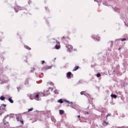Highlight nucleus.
I'll use <instances>...</instances> for the list:
<instances>
[{
  "label": "nucleus",
  "mask_w": 128,
  "mask_h": 128,
  "mask_svg": "<svg viewBox=\"0 0 128 128\" xmlns=\"http://www.w3.org/2000/svg\"><path fill=\"white\" fill-rule=\"evenodd\" d=\"M16 120L18 122H20L24 124V120H22V117L20 115L17 116H16Z\"/></svg>",
  "instance_id": "obj_1"
},
{
  "label": "nucleus",
  "mask_w": 128,
  "mask_h": 128,
  "mask_svg": "<svg viewBox=\"0 0 128 128\" xmlns=\"http://www.w3.org/2000/svg\"><path fill=\"white\" fill-rule=\"evenodd\" d=\"M40 93H34V100H40Z\"/></svg>",
  "instance_id": "obj_2"
},
{
  "label": "nucleus",
  "mask_w": 128,
  "mask_h": 128,
  "mask_svg": "<svg viewBox=\"0 0 128 128\" xmlns=\"http://www.w3.org/2000/svg\"><path fill=\"white\" fill-rule=\"evenodd\" d=\"M14 10L16 12H18V10H22V7H20V6H16L15 8H14Z\"/></svg>",
  "instance_id": "obj_3"
},
{
  "label": "nucleus",
  "mask_w": 128,
  "mask_h": 128,
  "mask_svg": "<svg viewBox=\"0 0 128 128\" xmlns=\"http://www.w3.org/2000/svg\"><path fill=\"white\" fill-rule=\"evenodd\" d=\"M56 44H58V45L56 44L55 46V48L56 50H60V42H58L57 40H56Z\"/></svg>",
  "instance_id": "obj_4"
},
{
  "label": "nucleus",
  "mask_w": 128,
  "mask_h": 128,
  "mask_svg": "<svg viewBox=\"0 0 128 128\" xmlns=\"http://www.w3.org/2000/svg\"><path fill=\"white\" fill-rule=\"evenodd\" d=\"M30 100H34V94L28 95Z\"/></svg>",
  "instance_id": "obj_5"
},
{
  "label": "nucleus",
  "mask_w": 128,
  "mask_h": 128,
  "mask_svg": "<svg viewBox=\"0 0 128 128\" xmlns=\"http://www.w3.org/2000/svg\"><path fill=\"white\" fill-rule=\"evenodd\" d=\"M66 48H67L68 50L70 51V50H72V46L70 44L67 45Z\"/></svg>",
  "instance_id": "obj_6"
},
{
  "label": "nucleus",
  "mask_w": 128,
  "mask_h": 128,
  "mask_svg": "<svg viewBox=\"0 0 128 128\" xmlns=\"http://www.w3.org/2000/svg\"><path fill=\"white\" fill-rule=\"evenodd\" d=\"M72 76V73L70 72H68L66 74V76L68 78H70Z\"/></svg>",
  "instance_id": "obj_7"
},
{
  "label": "nucleus",
  "mask_w": 128,
  "mask_h": 128,
  "mask_svg": "<svg viewBox=\"0 0 128 128\" xmlns=\"http://www.w3.org/2000/svg\"><path fill=\"white\" fill-rule=\"evenodd\" d=\"M64 102V100L62 99H60L59 100H58V102H59L60 104H63Z\"/></svg>",
  "instance_id": "obj_8"
},
{
  "label": "nucleus",
  "mask_w": 128,
  "mask_h": 128,
  "mask_svg": "<svg viewBox=\"0 0 128 128\" xmlns=\"http://www.w3.org/2000/svg\"><path fill=\"white\" fill-rule=\"evenodd\" d=\"M24 46L25 48H26V50H32V48L28 46Z\"/></svg>",
  "instance_id": "obj_9"
},
{
  "label": "nucleus",
  "mask_w": 128,
  "mask_h": 128,
  "mask_svg": "<svg viewBox=\"0 0 128 128\" xmlns=\"http://www.w3.org/2000/svg\"><path fill=\"white\" fill-rule=\"evenodd\" d=\"M0 100H6V98L4 96H0Z\"/></svg>",
  "instance_id": "obj_10"
},
{
  "label": "nucleus",
  "mask_w": 128,
  "mask_h": 128,
  "mask_svg": "<svg viewBox=\"0 0 128 128\" xmlns=\"http://www.w3.org/2000/svg\"><path fill=\"white\" fill-rule=\"evenodd\" d=\"M59 112L60 114H64V111L63 110H60Z\"/></svg>",
  "instance_id": "obj_11"
},
{
  "label": "nucleus",
  "mask_w": 128,
  "mask_h": 128,
  "mask_svg": "<svg viewBox=\"0 0 128 128\" xmlns=\"http://www.w3.org/2000/svg\"><path fill=\"white\" fill-rule=\"evenodd\" d=\"M78 70V66H76L74 68V69L73 70V72H74L76 70Z\"/></svg>",
  "instance_id": "obj_12"
},
{
  "label": "nucleus",
  "mask_w": 128,
  "mask_h": 128,
  "mask_svg": "<svg viewBox=\"0 0 128 128\" xmlns=\"http://www.w3.org/2000/svg\"><path fill=\"white\" fill-rule=\"evenodd\" d=\"M8 100H9L11 104H14V100L11 98H9Z\"/></svg>",
  "instance_id": "obj_13"
},
{
  "label": "nucleus",
  "mask_w": 128,
  "mask_h": 128,
  "mask_svg": "<svg viewBox=\"0 0 128 128\" xmlns=\"http://www.w3.org/2000/svg\"><path fill=\"white\" fill-rule=\"evenodd\" d=\"M111 97L112 98H117V96H116V94H111Z\"/></svg>",
  "instance_id": "obj_14"
},
{
  "label": "nucleus",
  "mask_w": 128,
  "mask_h": 128,
  "mask_svg": "<svg viewBox=\"0 0 128 128\" xmlns=\"http://www.w3.org/2000/svg\"><path fill=\"white\" fill-rule=\"evenodd\" d=\"M40 95H41V96H46V94L44 92H40Z\"/></svg>",
  "instance_id": "obj_15"
},
{
  "label": "nucleus",
  "mask_w": 128,
  "mask_h": 128,
  "mask_svg": "<svg viewBox=\"0 0 128 128\" xmlns=\"http://www.w3.org/2000/svg\"><path fill=\"white\" fill-rule=\"evenodd\" d=\"M64 100L65 102H66V104H70V101H68V100H66L64 99Z\"/></svg>",
  "instance_id": "obj_16"
},
{
  "label": "nucleus",
  "mask_w": 128,
  "mask_h": 128,
  "mask_svg": "<svg viewBox=\"0 0 128 128\" xmlns=\"http://www.w3.org/2000/svg\"><path fill=\"white\" fill-rule=\"evenodd\" d=\"M103 124H104V126H108V123L106 122L105 121H104V123H103Z\"/></svg>",
  "instance_id": "obj_17"
},
{
  "label": "nucleus",
  "mask_w": 128,
  "mask_h": 128,
  "mask_svg": "<svg viewBox=\"0 0 128 128\" xmlns=\"http://www.w3.org/2000/svg\"><path fill=\"white\" fill-rule=\"evenodd\" d=\"M64 38H66V40H68V37L62 36V40H64Z\"/></svg>",
  "instance_id": "obj_18"
},
{
  "label": "nucleus",
  "mask_w": 128,
  "mask_h": 128,
  "mask_svg": "<svg viewBox=\"0 0 128 128\" xmlns=\"http://www.w3.org/2000/svg\"><path fill=\"white\" fill-rule=\"evenodd\" d=\"M32 110H34V108H30V109H28V112H32Z\"/></svg>",
  "instance_id": "obj_19"
},
{
  "label": "nucleus",
  "mask_w": 128,
  "mask_h": 128,
  "mask_svg": "<svg viewBox=\"0 0 128 128\" xmlns=\"http://www.w3.org/2000/svg\"><path fill=\"white\" fill-rule=\"evenodd\" d=\"M100 74L98 73V74H96V76L97 78H100Z\"/></svg>",
  "instance_id": "obj_20"
},
{
  "label": "nucleus",
  "mask_w": 128,
  "mask_h": 128,
  "mask_svg": "<svg viewBox=\"0 0 128 128\" xmlns=\"http://www.w3.org/2000/svg\"><path fill=\"white\" fill-rule=\"evenodd\" d=\"M84 94H86V92H84V91L80 92V94H82V95Z\"/></svg>",
  "instance_id": "obj_21"
},
{
  "label": "nucleus",
  "mask_w": 128,
  "mask_h": 128,
  "mask_svg": "<svg viewBox=\"0 0 128 128\" xmlns=\"http://www.w3.org/2000/svg\"><path fill=\"white\" fill-rule=\"evenodd\" d=\"M121 40H122V42H124V40H126V38H124L122 39Z\"/></svg>",
  "instance_id": "obj_22"
},
{
  "label": "nucleus",
  "mask_w": 128,
  "mask_h": 128,
  "mask_svg": "<svg viewBox=\"0 0 128 128\" xmlns=\"http://www.w3.org/2000/svg\"><path fill=\"white\" fill-rule=\"evenodd\" d=\"M44 62H45L44 60H42V61L41 62L42 64H44Z\"/></svg>",
  "instance_id": "obj_23"
},
{
  "label": "nucleus",
  "mask_w": 128,
  "mask_h": 128,
  "mask_svg": "<svg viewBox=\"0 0 128 128\" xmlns=\"http://www.w3.org/2000/svg\"><path fill=\"white\" fill-rule=\"evenodd\" d=\"M25 84H28V81L26 80V81L25 82Z\"/></svg>",
  "instance_id": "obj_24"
},
{
  "label": "nucleus",
  "mask_w": 128,
  "mask_h": 128,
  "mask_svg": "<svg viewBox=\"0 0 128 128\" xmlns=\"http://www.w3.org/2000/svg\"><path fill=\"white\" fill-rule=\"evenodd\" d=\"M48 90H51V92H52V90H54V88H49Z\"/></svg>",
  "instance_id": "obj_25"
},
{
  "label": "nucleus",
  "mask_w": 128,
  "mask_h": 128,
  "mask_svg": "<svg viewBox=\"0 0 128 128\" xmlns=\"http://www.w3.org/2000/svg\"><path fill=\"white\" fill-rule=\"evenodd\" d=\"M89 114L88 112H84V114Z\"/></svg>",
  "instance_id": "obj_26"
},
{
  "label": "nucleus",
  "mask_w": 128,
  "mask_h": 128,
  "mask_svg": "<svg viewBox=\"0 0 128 128\" xmlns=\"http://www.w3.org/2000/svg\"><path fill=\"white\" fill-rule=\"evenodd\" d=\"M50 68H52V66H49L48 68H46V70H49Z\"/></svg>",
  "instance_id": "obj_27"
},
{
  "label": "nucleus",
  "mask_w": 128,
  "mask_h": 128,
  "mask_svg": "<svg viewBox=\"0 0 128 128\" xmlns=\"http://www.w3.org/2000/svg\"><path fill=\"white\" fill-rule=\"evenodd\" d=\"M54 92L56 94H58V92H57V91L56 90H55V91H54Z\"/></svg>",
  "instance_id": "obj_28"
},
{
  "label": "nucleus",
  "mask_w": 128,
  "mask_h": 128,
  "mask_svg": "<svg viewBox=\"0 0 128 128\" xmlns=\"http://www.w3.org/2000/svg\"><path fill=\"white\" fill-rule=\"evenodd\" d=\"M78 118H79V120H80V116L78 115Z\"/></svg>",
  "instance_id": "obj_29"
},
{
  "label": "nucleus",
  "mask_w": 128,
  "mask_h": 128,
  "mask_svg": "<svg viewBox=\"0 0 128 128\" xmlns=\"http://www.w3.org/2000/svg\"><path fill=\"white\" fill-rule=\"evenodd\" d=\"M110 114H108L107 116H106V120L108 119V116H110Z\"/></svg>",
  "instance_id": "obj_30"
},
{
  "label": "nucleus",
  "mask_w": 128,
  "mask_h": 128,
  "mask_svg": "<svg viewBox=\"0 0 128 128\" xmlns=\"http://www.w3.org/2000/svg\"><path fill=\"white\" fill-rule=\"evenodd\" d=\"M120 50V48H118V50Z\"/></svg>",
  "instance_id": "obj_31"
},
{
  "label": "nucleus",
  "mask_w": 128,
  "mask_h": 128,
  "mask_svg": "<svg viewBox=\"0 0 128 128\" xmlns=\"http://www.w3.org/2000/svg\"><path fill=\"white\" fill-rule=\"evenodd\" d=\"M99 39L98 40V42H100V38H98Z\"/></svg>",
  "instance_id": "obj_32"
},
{
  "label": "nucleus",
  "mask_w": 128,
  "mask_h": 128,
  "mask_svg": "<svg viewBox=\"0 0 128 128\" xmlns=\"http://www.w3.org/2000/svg\"><path fill=\"white\" fill-rule=\"evenodd\" d=\"M47 96H48V93L46 94Z\"/></svg>",
  "instance_id": "obj_33"
},
{
  "label": "nucleus",
  "mask_w": 128,
  "mask_h": 128,
  "mask_svg": "<svg viewBox=\"0 0 128 128\" xmlns=\"http://www.w3.org/2000/svg\"><path fill=\"white\" fill-rule=\"evenodd\" d=\"M46 92H48V90H46Z\"/></svg>",
  "instance_id": "obj_34"
},
{
  "label": "nucleus",
  "mask_w": 128,
  "mask_h": 128,
  "mask_svg": "<svg viewBox=\"0 0 128 128\" xmlns=\"http://www.w3.org/2000/svg\"><path fill=\"white\" fill-rule=\"evenodd\" d=\"M0 116H2V114L0 113Z\"/></svg>",
  "instance_id": "obj_35"
},
{
  "label": "nucleus",
  "mask_w": 128,
  "mask_h": 128,
  "mask_svg": "<svg viewBox=\"0 0 128 128\" xmlns=\"http://www.w3.org/2000/svg\"><path fill=\"white\" fill-rule=\"evenodd\" d=\"M28 2V4H30V1H29Z\"/></svg>",
  "instance_id": "obj_36"
},
{
  "label": "nucleus",
  "mask_w": 128,
  "mask_h": 128,
  "mask_svg": "<svg viewBox=\"0 0 128 128\" xmlns=\"http://www.w3.org/2000/svg\"><path fill=\"white\" fill-rule=\"evenodd\" d=\"M56 58H54V60H56Z\"/></svg>",
  "instance_id": "obj_37"
}]
</instances>
